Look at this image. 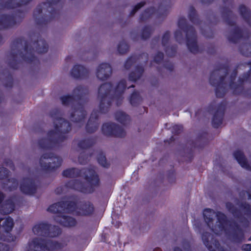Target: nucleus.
I'll return each instance as SVG.
<instances>
[{
	"label": "nucleus",
	"mask_w": 251,
	"mask_h": 251,
	"mask_svg": "<svg viewBox=\"0 0 251 251\" xmlns=\"http://www.w3.org/2000/svg\"><path fill=\"white\" fill-rule=\"evenodd\" d=\"M42 243H39V240L36 239L30 243L27 247V251H39V249L43 251H46L51 249L52 243L50 241H45L40 239Z\"/></svg>",
	"instance_id": "1"
},
{
	"label": "nucleus",
	"mask_w": 251,
	"mask_h": 251,
	"mask_svg": "<svg viewBox=\"0 0 251 251\" xmlns=\"http://www.w3.org/2000/svg\"><path fill=\"white\" fill-rule=\"evenodd\" d=\"M66 206H67L66 211L68 212H74L75 208L74 203L59 202L50 205L48 208V211L53 213L61 212L62 210H65L63 208Z\"/></svg>",
	"instance_id": "2"
},
{
	"label": "nucleus",
	"mask_w": 251,
	"mask_h": 251,
	"mask_svg": "<svg viewBox=\"0 0 251 251\" xmlns=\"http://www.w3.org/2000/svg\"><path fill=\"white\" fill-rule=\"evenodd\" d=\"M50 226L44 223L39 224L35 225L33 228V231L35 234L41 236H55V234H50L49 231L50 230Z\"/></svg>",
	"instance_id": "3"
},
{
	"label": "nucleus",
	"mask_w": 251,
	"mask_h": 251,
	"mask_svg": "<svg viewBox=\"0 0 251 251\" xmlns=\"http://www.w3.org/2000/svg\"><path fill=\"white\" fill-rule=\"evenodd\" d=\"M111 73V68L108 64L106 63L100 64L97 70V76L100 79L106 78Z\"/></svg>",
	"instance_id": "4"
},
{
	"label": "nucleus",
	"mask_w": 251,
	"mask_h": 251,
	"mask_svg": "<svg viewBox=\"0 0 251 251\" xmlns=\"http://www.w3.org/2000/svg\"><path fill=\"white\" fill-rule=\"evenodd\" d=\"M187 46L190 50L192 52H196L198 50V46L196 40V36L195 33H187Z\"/></svg>",
	"instance_id": "5"
},
{
	"label": "nucleus",
	"mask_w": 251,
	"mask_h": 251,
	"mask_svg": "<svg viewBox=\"0 0 251 251\" xmlns=\"http://www.w3.org/2000/svg\"><path fill=\"white\" fill-rule=\"evenodd\" d=\"M218 216V222H217V225H215L214 227H212V230L215 232L216 234H219L220 231H222L226 224V217L221 213H219Z\"/></svg>",
	"instance_id": "6"
},
{
	"label": "nucleus",
	"mask_w": 251,
	"mask_h": 251,
	"mask_svg": "<svg viewBox=\"0 0 251 251\" xmlns=\"http://www.w3.org/2000/svg\"><path fill=\"white\" fill-rule=\"evenodd\" d=\"M93 206L90 203H87L82 205L80 208H77L75 209L76 213L79 215L87 216L92 213L93 211Z\"/></svg>",
	"instance_id": "7"
},
{
	"label": "nucleus",
	"mask_w": 251,
	"mask_h": 251,
	"mask_svg": "<svg viewBox=\"0 0 251 251\" xmlns=\"http://www.w3.org/2000/svg\"><path fill=\"white\" fill-rule=\"evenodd\" d=\"M86 179L92 186H97L99 184V179L95 172L93 170H89L86 173Z\"/></svg>",
	"instance_id": "8"
},
{
	"label": "nucleus",
	"mask_w": 251,
	"mask_h": 251,
	"mask_svg": "<svg viewBox=\"0 0 251 251\" xmlns=\"http://www.w3.org/2000/svg\"><path fill=\"white\" fill-rule=\"evenodd\" d=\"M1 221H2V225L1 228H2L6 231H9L11 230L13 227V220L10 217H6L1 219Z\"/></svg>",
	"instance_id": "9"
},
{
	"label": "nucleus",
	"mask_w": 251,
	"mask_h": 251,
	"mask_svg": "<svg viewBox=\"0 0 251 251\" xmlns=\"http://www.w3.org/2000/svg\"><path fill=\"white\" fill-rule=\"evenodd\" d=\"M203 216L205 218V221L207 223L208 226L211 227V222L213 217L216 216L215 212L209 209L204 210L203 212Z\"/></svg>",
	"instance_id": "10"
},
{
	"label": "nucleus",
	"mask_w": 251,
	"mask_h": 251,
	"mask_svg": "<svg viewBox=\"0 0 251 251\" xmlns=\"http://www.w3.org/2000/svg\"><path fill=\"white\" fill-rule=\"evenodd\" d=\"M234 157L240 165L245 168H248L246 160L240 151H237L234 153Z\"/></svg>",
	"instance_id": "11"
},
{
	"label": "nucleus",
	"mask_w": 251,
	"mask_h": 251,
	"mask_svg": "<svg viewBox=\"0 0 251 251\" xmlns=\"http://www.w3.org/2000/svg\"><path fill=\"white\" fill-rule=\"evenodd\" d=\"M205 237L206 235H203L202 236V240L204 244L210 251H221V248L218 242L215 241L214 243H212V245H209L208 244V241H206Z\"/></svg>",
	"instance_id": "12"
},
{
	"label": "nucleus",
	"mask_w": 251,
	"mask_h": 251,
	"mask_svg": "<svg viewBox=\"0 0 251 251\" xmlns=\"http://www.w3.org/2000/svg\"><path fill=\"white\" fill-rule=\"evenodd\" d=\"M33 186L29 181L24 182L21 185V190L25 194H32L33 193Z\"/></svg>",
	"instance_id": "13"
},
{
	"label": "nucleus",
	"mask_w": 251,
	"mask_h": 251,
	"mask_svg": "<svg viewBox=\"0 0 251 251\" xmlns=\"http://www.w3.org/2000/svg\"><path fill=\"white\" fill-rule=\"evenodd\" d=\"M59 223L66 226H73L75 225L76 221L73 218L63 216Z\"/></svg>",
	"instance_id": "14"
},
{
	"label": "nucleus",
	"mask_w": 251,
	"mask_h": 251,
	"mask_svg": "<svg viewBox=\"0 0 251 251\" xmlns=\"http://www.w3.org/2000/svg\"><path fill=\"white\" fill-rule=\"evenodd\" d=\"M115 128V126L110 124H104L102 127L103 132L106 134H114Z\"/></svg>",
	"instance_id": "15"
},
{
	"label": "nucleus",
	"mask_w": 251,
	"mask_h": 251,
	"mask_svg": "<svg viewBox=\"0 0 251 251\" xmlns=\"http://www.w3.org/2000/svg\"><path fill=\"white\" fill-rule=\"evenodd\" d=\"M111 88L112 86L110 83H105L102 85L99 89L100 95H103L109 93L112 91Z\"/></svg>",
	"instance_id": "16"
},
{
	"label": "nucleus",
	"mask_w": 251,
	"mask_h": 251,
	"mask_svg": "<svg viewBox=\"0 0 251 251\" xmlns=\"http://www.w3.org/2000/svg\"><path fill=\"white\" fill-rule=\"evenodd\" d=\"M84 67L80 65H75L74 67L72 74L75 77L80 75L84 71Z\"/></svg>",
	"instance_id": "17"
},
{
	"label": "nucleus",
	"mask_w": 251,
	"mask_h": 251,
	"mask_svg": "<svg viewBox=\"0 0 251 251\" xmlns=\"http://www.w3.org/2000/svg\"><path fill=\"white\" fill-rule=\"evenodd\" d=\"M14 209V206L12 202L6 203L3 207L2 211L5 213H10Z\"/></svg>",
	"instance_id": "18"
},
{
	"label": "nucleus",
	"mask_w": 251,
	"mask_h": 251,
	"mask_svg": "<svg viewBox=\"0 0 251 251\" xmlns=\"http://www.w3.org/2000/svg\"><path fill=\"white\" fill-rule=\"evenodd\" d=\"M75 173H78L77 170L75 169H69L64 171L63 175L66 177H72L75 176Z\"/></svg>",
	"instance_id": "19"
},
{
	"label": "nucleus",
	"mask_w": 251,
	"mask_h": 251,
	"mask_svg": "<svg viewBox=\"0 0 251 251\" xmlns=\"http://www.w3.org/2000/svg\"><path fill=\"white\" fill-rule=\"evenodd\" d=\"M126 88V84L125 81H122L120 82L115 90L116 93H121L124 91Z\"/></svg>",
	"instance_id": "20"
},
{
	"label": "nucleus",
	"mask_w": 251,
	"mask_h": 251,
	"mask_svg": "<svg viewBox=\"0 0 251 251\" xmlns=\"http://www.w3.org/2000/svg\"><path fill=\"white\" fill-rule=\"evenodd\" d=\"M116 118L121 122H123L127 119L126 115L123 112H119L116 114Z\"/></svg>",
	"instance_id": "21"
},
{
	"label": "nucleus",
	"mask_w": 251,
	"mask_h": 251,
	"mask_svg": "<svg viewBox=\"0 0 251 251\" xmlns=\"http://www.w3.org/2000/svg\"><path fill=\"white\" fill-rule=\"evenodd\" d=\"M128 47L127 45L125 43H122L120 45H119L118 47L119 51L121 53H124L126 52V51L127 50Z\"/></svg>",
	"instance_id": "22"
},
{
	"label": "nucleus",
	"mask_w": 251,
	"mask_h": 251,
	"mask_svg": "<svg viewBox=\"0 0 251 251\" xmlns=\"http://www.w3.org/2000/svg\"><path fill=\"white\" fill-rule=\"evenodd\" d=\"M99 163L103 167L106 166V160L105 157L103 155H100L98 158Z\"/></svg>",
	"instance_id": "23"
},
{
	"label": "nucleus",
	"mask_w": 251,
	"mask_h": 251,
	"mask_svg": "<svg viewBox=\"0 0 251 251\" xmlns=\"http://www.w3.org/2000/svg\"><path fill=\"white\" fill-rule=\"evenodd\" d=\"M53 161V163H57V164L55 165H50L49 166V168H55V167H58L59 166L60 164H61V160L59 159V158H57V157H54L53 159H52Z\"/></svg>",
	"instance_id": "24"
},
{
	"label": "nucleus",
	"mask_w": 251,
	"mask_h": 251,
	"mask_svg": "<svg viewBox=\"0 0 251 251\" xmlns=\"http://www.w3.org/2000/svg\"><path fill=\"white\" fill-rule=\"evenodd\" d=\"M71 99L72 98L69 96H64L61 99L62 101L64 104H68Z\"/></svg>",
	"instance_id": "25"
},
{
	"label": "nucleus",
	"mask_w": 251,
	"mask_h": 251,
	"mask_svg": "<svg viewBox=\"0 0 251 251\" xmlns=\"http://www.w3.org/2000/svg\"><path fill=\"white\" fill-rule=\"evenodd\" d=\"M242 249L244 251H251V244H246L242 247Z\"/></svg>",
	"instance_id": "26"
},
{
	"label": "nucleus",
	"mask_w": 251,
	"mask_h": 251,
	"mask_svg": "<svg viewBox=\"0 0 251 251\" xmlns=\"http://www.w3.org/2000/svg\"><path fill=\"white\" fill-rule=\"evenodd\" d=\"M144 5V3L143 2H141L139 4H138L137 5H136L135 6V7H134V11H133V14H134L138 9H139V8H140L142 6H143Z\"/></svg>",
	"instance_id": "27"
},
{
	"label": "nucleus",
	"mask_w": 251,
	"mask_h": 251,
	"mask_svg": "<svg viewBox=\"0 0 251 251\" xmlns=\"http://www.w3.org/2000/svg\"><path fill=\"white\" fill-rule=\"evenodd\" d=\"M60 123H61V128H63V127H65L67 126V125H68V123L65 122V121H63L62 120H60Z\"/></svg>",
	"instance_id": "28"
},
{
	"label": "nucleus",
	"mask_w": 251,
	"mask_h": 251,
	"mask_svg": "<svg viewBox=\"0 0 251 251\" xmlns=\"http://www.w3.org/2000/svg\"><path fill=\"white\" fill-rule=\"evenodd\" d=\"M79 184H78V183H76V184H75V185L73 186V187L75 188V189H77V190H79L81 191H83V190L80 187V186H79Z\"/></svg>",
	"instance_id": "29"
},
{
	"label": "nucleus",
	"mask_w": 251,
	"mask_h": 251,
	"mask_svg": "<svg viewBox=\"0 0 251 251\" xmlns=\"http://www.w3.org/2000/svg\"><path fill=\"white\" fill-rule=\"evenodd\" d=\"M240 10L242 13V14H244V13L246 12V11H247V8L245 6H242L240 7Z\"/></svg>",
	"instance_id": "30"
},
{
	"label": "nucleus",
	"mask_w": 251,
	"mask_h": 251,
	"mask_svg": "<svg viewBox=\"0 0 251 251\" xmlns=\"http://www.w3.org/2000/svg\"><path fill=\"white\" fill-rule=\"evenodd\" d=\"M185 22V20L183 19H180L178 21V24L180 27H182V24Z\"/></svg>",
	"instance_id": "31"
},
{
	"label": "nucleus",
	"mask_w": 251,
	"mask_h": 251,
	"mask_svg": "<svg viewBox=\"0 0 251 251\" xmlns=\"http://www.w3.org/2000/svg\"><path fill=\"white\" fill-rule=\"evenodd\" d=\"M136 95L135 94H133L132 95V97H131V100H130V101H131V103H133V97H135Z\"/></svg>",
	"instance_id": "32"
},
{
	"label": "nucleus",
	"mask_w": 251,
	"mask_h": 251,
	"mask_svg": "<svg viewBox=\"0 0 251 251\" xmlns=\"http://www.w3.org/2000/svg\"><path fill=\"white\" fill-rule=\"evenodd\" d=\"M174 251H181V250L179 248H175L174 250Z\"/></svg>",
	"instance_id": "33"
},
{
	"label": "nucleus",
	"mask_w": 251,
	"mask_h": 251,
	"mask_svg": "<svg viewBox=\"0 0 251 251\" xmlns=\"http://www.w3.org/2000/svg\"><path fill=\"white\" fill-rule=\"evenodd\" d=\"M159 56L160 58H162L163 57V54L162 53H159Z\"/></svg>",
	"instance_id": "34"
},
{
	"label": "nucleus",
	"mask_w": 251,
	"mask_h": 251,
	"mask_svg": "<svg viewBox=\"0 0 251 251\" xmlns=\"http://www.w3.org/2000/svg\"><path fill=\"white\" fill-rule=\"evenodd\" d=\"M130 79H131V80H136V78H132L131 76L130 77Z\"/></svg>",
	"instance_id": "35"
},
{
	"label": "nucleus",
	"mask_w": 251,
	"mask_h": 251,
	"mask_svg": "<svg viewBox=\"0 0 251 251\" xmlns=\"http://www.w3.org/2000/svg\"><path fill=\"white\" fill-rule=\"evenodd\" d=\"M2 198H3V196L0 195V201L1 200Z\"/></svg>",
	"instance_id": "36"
},
{
	"label": "nucleus",
	"mask_w": 251,
	"mask_h": 251,
	"mask_svg": "<svg viewBox=\"0 0 251 251\" xmlns=\"http://www.w3.org/2000/svg\"><path fill=\"white\" fill-rule=\"evenodd\" d=\"M79 112H78V111H76V113L75 114V115H78Z\"/></svg>",
	"instance_id": "37"
},
{
	"label": "nucleus",
	"mask_w": 251,
	"mask_h": 251,
	"mask_svg": "<svg viewBox=\"0 0 251 251\" xmlns=\"http://www.w3.org/2000/svg\"><path fill=\"white\" fill-rule=\"evenodd\" d=\"M175 35H176V38L177 39V38H178V35H177V33H176Z\"/></svg>",
	"instance_id": "38"
},
{
	"label": "nucleus",
	"mask_w": 251,
	"mask_h": 251,
	"mask_svg": "<svg viewBox=\"0 0 251 251\" xmlns=\"http://www.w3.org/2000/svg\"><path fill=\"white\" fill-rule=\"evenodd\" d=\"M62 219V218H61V219L60 220H58V219H57V221H58V222H59V221H60V220Z\"/></svg>",
	"instance_id": "39"
},
{
	"label": "nucleus",
	"mask_w": 251,
	"mask_h": 251,
	"mask_svg": "<svg viewBox=\"0 0 251 251\" xmlns=\"http://www.w3.org/2000/svg\"><path fill=\"white\" fill-rule=\"evenodd\" d=\"M84 118V115H82V118Z\"/></svg>",
	"instance_id": "40"
},
{
	"label": "nucleus",
	"mask_w": 251,
	"mask_h": 251,
	"mask_svg": "<svg viewBox=\"0 0 251 251\" xmlns=\"http://www.w3.org/2000/svg\"><path fill=\"white\" fill-rule=\"evenodd\" d=\"M44 158H46V156H44Z\"/></svg>",
	"instance_id": "41"
},
{
	"label": "nucleus",
	"mask_w": 251,
	"mask_h": 251,
	"mask_svg": "<svg viewBox=\"0 0 251 251\" xmlns=\"http://www.w3.org/2000/svg\"><path fill=\"white\" fill-rule=\"evenodd\" d=\"M210 238V236H208V239H209V238Z\"/></svg>",
	"instance_id": "42"
},
{
	"label": "nucleus",
	"mask_w": 251,
	"mask_h": 251,
	"mask_svg": "<svg viewBox=\"0 0 251 251\" xmlns=\"http://www.w3.org/2000/svg\"><path fill=\"white\" fill-rule=\"evenodd\" d=\"M250 240H251V238H250Z\"/></svg>",
	"instance_id": "43"
}]
</instances>
